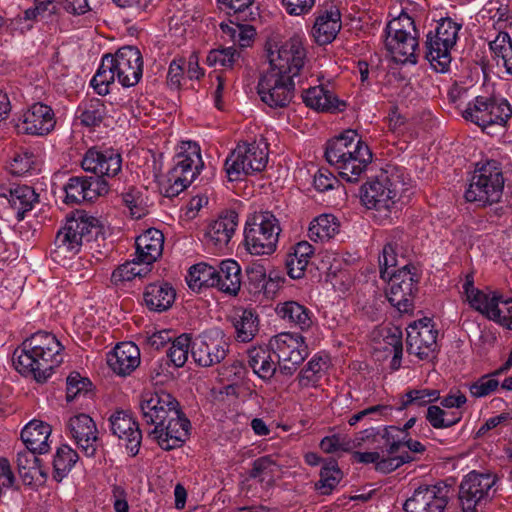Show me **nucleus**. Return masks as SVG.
<instances>
[{"instance_id":"nucleus-1","label":"nucleus","mask_w":512,"mask_h":512,"mask_svg":"<svg viewBox=\"0 0 512 512\" xmlns=\"http://www.w3.org/2000/svg\"><path fill=\"white\" fill-rule=\"evenodd\" d=\"M62 350L63 346L55 335L38 331L14 351L13 363L22 375L32 376L38 383H44L62 363Z\"/></svg>"},{"instance_id":"nucleus-2","label":"nucleus","mask_w":512,"mask_h":512,"mask_svg":"<svg viewBox=\"0 0 512 512\" xmlns=\"http://www.w3.org/2000/svg\"><path fill=\"white\" fill-rule=\"evenodd\" d=\"M143 73V57L134 46H123L112 54H105L91 80V86L99 95L109 93V86L115 78L123 87H133L139 83Z\"/></svg>"},{"instance_id":"nucleus-3","label":"nucleus","mask_w":512,"mask_h":512,"mask_svg":"<svg viewBox=\"0 0 512 512\" xmlns=\"http://www.w3.org/2000/svg\"><path fill=\"white\" fill-rule=\"evenodd\" d=\"M104 240V227L99 219L84 212H77L57 233L52 255L55 258L71 257L80 251L81 246L93 249L94 243L99 247Z\"/></svg>"},{"instance_id":"nucleus-4","label":"nucleus","mask_w":512,"mask_h":512,"mask_svg":"<svg viewBox=\"0 0 512 512\" xmlns=\"http://www.w3.org/2000/svg\"><path fill=\"white\" fill-rule=\"evenodd\" d=\"M403 185L396 172L386 170L374 181L367 182L361 187V202L368 209H373V217L382 223L397 213L396 199Z\"/></svg>"},{"instance_id":"nucleus-5","label":"nucleus","mask_w":512,"mask_h":512,"mask_svg":"<svg viewBox=\"0 0 512 512\" xmlns=\"http://www.w3.org/2000/svg\"><path fill=\"white\" fill-rule=\"evenodd\" d=\"M504 184L505 178L498 161L478 163L465 192V199L478 202L481 206L497 203L502 197Z\"/></svg>"},{"instance_id":"nucleus-6","label":"nucleus","mask_w":512,"mask_h":512,"mask_svg":"<svg viewBox=\"0 0 512 512\" xmlns=\"http://www.w3.org/2000/svg\"><path fill=\"white\" fill-rule=\"evenodd\" d=\"M386 33L385 47L392 59L397 63L415 64L418 41L414 20L407 13H401L387 24Z\"/></svg>"},{"instance_id":"nucleus-7","label":"nucleus","mask_w":512,"mask_h":512,"mask_svg":"<svg viewBox=\"0 0 512 512\" xmlns=\"http://www.w3.org/2000/svg\"><path fill=\"white\" fill-rule=\"evenodd\" d=\"M280 227L271 212H257L248 218L244 242L252 255H269L276 250Z\"/></svg>"},{"instance_id":"nucleus-8","label":"nucleus","mask_w":512,"mask_h":512,"mask_svg":"<svg viewBox=\"0 0 512 512\" xmlns=\"http://www.w3.org/2000/svg\"><path fill=\"white\" fill-rule=\"evenodd\" d=\"M270 69L295 80L301 76L307 60V51L300 35H293L282 43L268 44Z\"/></svg>"},{"instance_id":"nucleus-9","label":"nucleus","mask_w":512,"mask_h":512,"mask_svg":"<svg viewBox=\"0 0 512 512\" xmlns=\"http://www.w3.org/2000/svg\"><path fill=\"white\" fill-rule=\"evenodd\" d=\"M174 166L167 175L170 186L166 190V196H177L187 188L199 174L204 163L200 154V147L196 143H188V150L178 153L174 158Z\"/></svg>"},{"instance_id":"nucleus-10","label":"nucleus","mask_w":512,"mask_h":512,"mask_svg":"<svg viewBox=\"0 0 512 512\" xmlns=\"http://www.w3.org/2000/svg\"><path fill=\"white\" fill-rule=\"evenodd\" d=\"M267 148L256 142L238 144L225 161V170L230 181L262 171L268 162Z\"/></svg>"},{"instance_id":"nucleus-11","label":"nucleus","mask_w":512,"mask_h":512,"mask_svg":"<svg viewBox=\"0 0 512 512\" xmlns=\"http://www.w3.org/2000/svg\"><path fill=\"white\" fill-rule=\"evenodd\" d=\"M269 345L277 358L280 372L286 376H291L308 356V346L297 333H280L270 339Z\"/></svg>"},{"instance_id":"nucleus-12","label":"nucleus","mask_w":512,"mask_h":512,"mask_svg":"<svg viewBox=\"0 0 512 512\" xmlns=\"http://www.w3.org/2000/svg\"><path fill=\"white\" fill-rule=\"evenodd\" d=\"M497 477L490 473L472 471L459 486V502L463 512H477V508L488 503L494 495L492 491Z\"/></svg>"},{"instance_id":"nucleus-13","label":"nucleus","mask_w":512,"mask_h":512,"mask_svg":"<svg viewBox=\"0 0 512 512\" xmlns=\"http://www.w3.org/2000/svg\"><path fill=\"white\" fill-rule=\"evenodd\" d=\"M295 86V80L291 75H282L269 69L260 77L257 93L261 101L269 107L285 108L294 98Z\"/></svg>"},{"instance_id":"nucleus-14","label":"nucleus","mask_w":512,"mask_h":512,"mask_svg":"<svg viewBox=\"0 0 512 512\" xmlns=\"http://www.w3.org/2000/svg\"><path fill=\"white\" fill-rule=\"evenodd\" d=\"M407 352L420 360L433 361L438 352V331L432 319L424 317L410 323L407 328Z\"/></svg>"},{"instance_id":"nucleus-15","label":"nucleus","mask_w":512,"mask_h":512,"mask_svg":"<svg viewBox=\"0 0 512 512\" xmlns=\"http://www.w3.org/2000/svg\"><path fill=\"white\" fill-rule=\"evenodd\" d=\"M388 280L387 298L392 306L400 312H409L413 307V295L417 291L419 281L416 268L405 264L398 273H390Z\"/></svg>"},{"instance_id":"nucleus-16","label":"nucleus","mask_w":512,"mask_h":512,"mask_svg":"<svg viewBox=\"0 0 512 512\" xmlns=\"http://www.w3.org/2000/svg\"><path fill=\"white\" fill-rule=\"evenodd\" d=\"M451 488L443 482L416 488L403 508L406 512H445Z\"/></svg>"},{"instance_id":"nucleus-17","label":"nucleus","mask_w":512,"mask_h":512,"mask_svg":"<svg viewBox=\"0 0 512 512\" xmlns=\"http://www.w3.org/2000/svg\"><path fill=\"white\" fill-rule=\"evenodd\" d=\"M190 421L185 417L179 406L170 413L163 426L153 428L148 436L155 440L163 450L179 447L188 437Z\"/></svg>"},{"instance_id":"nucleus-18","label":"nucleus","mask_w":512,"mask_h":512,"mask_svg":"<svg viewBox=\"0 0 512 512\" xmlns=\"http://www.w3.org/2000/svg\"><path fill=\"white\" fill-rule=\"evenodd\" d=\"M229 344L221 332L203 333L197 336L191 346L194 361L202 367H211L225 359Z\"/></svg>"},{"instance_id":"nucleus-19","label":"nucleus","mask_w":512,"mask_h":512,"mask_svg":"<svg viewBox=\"0 0 512 512\" xmlns=\"http://www.w3.org/2000/svg\"><path fill=\"white\" fill-rule=\"evenodd\" d=\"M179 406L178 401L168 392L146 391L141 395L140 410L143 421L154 428L163 426L170 413Z\"/></svg>"},{"instance_id":"nucleus-20","label":"nucleus","mask_w":512,"mask_h":512,"mask_svg":"<svg viewBox=\"0 0 512 512\" xmlns=\"http://www.w3.org/2000/svg\"><path fill=\"white\" fill-rule=\"evenodd\" d=\"M82 168L95 174L96 178L115 177L122 168V157L113 148H89L82 161Z\"/></svg>"},{"instance_id":"nucleus-21","label":"nucleus","mask_w":512,"mask_h":512,"mask_svg":"<svg viewBox=\"0 0 512 512\" xmlns=\"http://www.w3.org/2000/svg\"><path fill=\"white\" fill-rule=\"evenodd\" d=\"M66 204L91 202L101 195L108 193L109 184L106 179L92 176H73L64 186Z\"/></svg>"},{"instance_id":"nucleus-22","label":"nucleus","mask_w":512,"mask_h":512,"mask_svg":"<svg viewBox=\"0 0 512 512\" xmlns=\"http://www.w3.org/2000/svg\"><path fill=\"white\" fill-rule=\"evenodd\" d=\"M54 112L43 103L33 104L16 124L18 133L29 135H46L54 129Z\"/></svg>"},{"instance_id":"nucleus-23","label":"nucleus","mask_w":512,"mask_h":512,"mask_svg":"<svg viewBox=\"0 0 512 512\" xmlns=\"http://www.w3.org/2000/svg\"><path fill=\"white\" fill-rule=\"evenodd\" d=\"M68 428L84 455L87 457L95 456L100 439L93 419L84 413L75 415L69 419Z\"/></svg>"},{"instance_id":"nucleus-24","label":"nucleus","mask_w":512,"mask_h":512,"mask_svg":"<svg viewBox=\"0 0 512 512\" xmlns=\"http://www.w3.org/2000/svg\"><path fill=\"white\" fill-rule=\"evenodd\" d=\"M109 422L112 433L125 442L126 449L131 456H136L142 440L139 424L128 412L123 410L114 412L110 416Z\"/></svg>"},{"instance_id":"nucleus-25","label":"nucleus","mask_w":512,"mask_h":512,"mask_svg":"<svg viewBox=\"0 0 512 512\" xmlns=\"http://www.w3.org/2000/svg\"><path fill=\"white\" fill-rule=\"evenodd\" d=\"M107 364L119 376L131 374L140 364V352L133 342H122L109 352Z\"/></svg>"},{"instance_id":"nucleus-26","label":"nucleus","mask_w":512,"mask_h":512,"mask_svg":"<svg viewBox=\"0 0 512 512\" xmlns=\"http://www.w3.org/2000/svg\"><path fill=\"white\" fill-rule=\"evenodd\" d=\"M364 144L365 142L358 137L355 130H346L338 137L327 142L325 158L330 165L336 167Z\"/></svg>"},{"instance_id":"nucleus-27","label":"nucleus","mask_w":512,"mask_h":512,"mask_svg":"<svg viewBox=\"0 0 512 512\" xmlns=\"http://www.w3.org/2000/svg\"><path fill=\"white\" fill-rule=\"evenodd\" d=\"M372 162V152L365 143L345 160L340 162L335 169L339 176L350 183H357L364 175L368 165Z\"/></svg>"},{"instance_id":"nucleus-28","label":"nucleus","mask_w":512,"mask_h":512,"mask_svg":"<svg viewBox=\"0 0 512 512\" xmlns=\"http://www.w3.org/2000/svg\"><path fill=\"white\" fill-rule=\"evenodd\" d=\"M415 423L416 418L412 417L404 424L402 429L396 426L385 427L382 432L376 431L374 428L365 429L362 432L363 436L361 439L364 441H369L370 437H374L375 441H379L377 439L379 437L380 440L383 441V446H379V448L382 450L385 448L388 454H395L403 445L404 437L402 435L408 429L412 428Z\"/></svg>"},{"instance_id":"nucleus-29","label":"nucleus","mask_w":512,"mask_h":512,"mask_svg":"<svg viewBox=\"0 0 512 512\" xmlns=\"http://www.w3.org/2000/svg\"><path fill=\"white\" fill-rule=\"evenodd\" d=\"M163 243L164 236L160 230L155 228L146 230L135 241L137 260L151 265L161 256Z\"/></svg>"},{"instance_id":"nucleus-30","label":"nucleus","mask_w":512,"mask_h":512,"mask_svg":"<svg viewBox=\"0 0 512 512\" xmlns=\"http://www.w3.org/2000/svg\"><path fill=\"white\" fill-rule=\"evenodd\" d=\"M303 102L306 106L322 112H340L346 107V103L331 91L322 86L311 87L302 93Z\"/></svg>"},{"instance_id":"nucleus-31","label":"nucleus","mask_w":512,"mask_h":512,"mask_svg":"<svg viewBox=\"0 0 512 512\" xmlns=\"http://www.w3.org/2000/svg\"><path fill=\"white\" fill-rule=\"evenodd\" d=\"M175 297L174 288L166 282L151 283L143 293L147 308L158 313L168 310L174 303Z\"/></svg>"},{"instance_id":"nucleus-32","label":"nucleus","mask_w":512,"mask_h":512,"mask_svg":"<svg viewBox=\"0 0 512 512\" xmlns=\"http://www.w3.org/2000/svg\"><path fill=\"white\" fill-rule=\"evenodd\" d=\"M216 288L229 294L237 295L242 284L240 265L233 259L221 261L216 266Z\"/></svg>"},{"instance_id":"nucleus-33","label":"nucleus","mask_w":512,"mask_h":512,"mask_svg":"<svg viewBox=\"0 0 512 512\" xmlns=\"http://www.w3.org/2000/svg\"><path fill=\"white\" fill-rule=\"evenodd\" d=\"M238 225V214L234 210L222 213L213 221L206 232V237L215 246H224L231 240Z\"/></svg>"},{"instance_id":"nucleus-34","label":"nucleus","mask_w":512,"mask_h":512,"mask_svg":"<svg viewBox=\"0 0 512 512\" xmlns=\"http://www.w3.org/2000/svg\"><path fill=\"white\" fill-rule=\"evenodd\" d=\"M51 426L39 420L29 422L21 432V439L28 450L44 454L49 451L48 439Z\"/></svg>"},{"instance_id":"nucleus-35","label":"nucleus","mask_w":512,"mask_h":512,"mask_svg":"<svg viewBox=\"0 0 512 512\" xmlns=\"http://www.w3.org/2000/svg\"><path fill=\"white\" fill-rule=\"evenodd\" d=\"M340 18L338 10L325 11L316 18L312 34L317 44L326 45L335 39L341 29Z\"/></svg>"},{"instance_id":"nucleus-36","label":"nucleus","mask_w":512,"mask_h":512,"mask_svg":"<svg viewBox=\"0 0 512 512\" xmlns=\"http://www.w3.org/2000/svg\"><path fill=\"white\" fill-rule=\"evenodd\" d=\"M273 356L275 355L270 345L268 347H253L248 350V364L258 377L269 380L277 370Z\"/></svg>"},{"instance_id":"nucleus-37","label":"nucleus","mask_w":512,"mask_h":512,"mask_svg":"<svg viewBox=\"0 0 512 512\" xmlns=\"http://www.w3.org/2000/svg\"><path fill=\"white\" fill-rule=\"evenodd\" d=\"M277 315L289 322L291 325L298 327L300 330H308L312 326V313L304 305L295 301H287L277 305L275 309Z\"/></svg>"},{"instance_id":"nucleus-38","label":"nucleus","mask_w":512,"mask_h":512,"mask_svg":"<svg viewBox=\"0 0 512 512\" xmlns=\"http://www.w3.org/2000/svg\"><path fill=\"white\" fill-rule=\"evenodd\" d=\"M426 59L432 67L438 72L448 70L451 63V49L453 45L442 44L441 40L436 38V34L429 32L426 39Z\"/></svg>"},{"instance_id":"nucleus-39","label":"nucleus","mask_w":512,"mask_h":512,"mask_svg":"<svg viewBox=\"0 0 512 512\" xmlns=\"http://www.w3.org/2000/svg\"><path fill=\"white\" fill-rule=\"evenodd\" d=\"M313 253L314 248L307 241L299 242L293 247V252L289 253L285 260L287 273L292 279H300L304 276Z\"/></svg>"},{"instance_id":"nucleus-40","label":"nucleus","mask_w":512,"mask_h":512,"mask_svg":"<svg viewBox=\"0 0 512 512\" xmlns=\"http://www.w3.org/2000/svg\"><path fill=\"white\" fill-rule=\"evenodd\" d=\"M340 223L332 214H322L314 218L308 229V236L314 242L332 239L338 232Z\"/></svg>"},{"instance_id":"nucleus-41","label":"nucleus","mask_w":512,"mask_h":512,"mask_svg":"<svg viewBox=\"0 0 512 512\" xmlns=\"http://www.w3.org/2000/svg\"><path fill=\"white\" fill-rule=\"evenodd\" d=\"M39 202V195L35 190L27 185L17 186L10 192L9 203L16 211V218L22 221L27 212L31 211L36 203Z\"/></svg>"},{"instance_id":"nucleus-42","label":"nucleus","mask_w":512,"mask_h":512,"mask_svg":"<svg viewBox=\"0 0 512 512\" xmlns=\"http://www.w3.org/2000/svg\"><path fill=\"white\" fill-rule=\"evenodd\" d=\"M236 340L247 343L254 339L259 331V318L252 309H244L233 318Z\"/></svg>"},{"instance_id":"nucleus-43","label":"nucleus","mask_w":512,"mask_h":512,"mask_svg":"<svg viewBox=\"0 0 512 512\" xmlns=\"http://www.w3.org/2000/svg\"><path fill=\"white\" fill-rule=\"evenodd\" d=\"M319 476L320 479L315 483V489L322 495H329L339 484L343 473L335 459H328L322 466Z\"/></svg>"},{"instance_id":"nucleus-44","label":"nucleus","mask_w":512,"mask_h":512,"mask_svg":"<svg viewBox=\"0 0 512 512\" xmlns=\"http://www.w3.org/2000/svg\"><path fill=\"white\" fill-rule=\"evenodd\" d=\"M79 456L68 445L60 446L53 459V478L60 482L78 461Z\"/></svg>"},{"instance_id":"nucleus-45","label":"nucleus","mask_w":512,"mask_h":512,"mask_svg":"<svg viewBox=\"0 0 512 512\" xmlns=\"http://www.w3.org/2000/svg\"><path fill=\"white\" fill-rule=\"evenodd\" d=\"M216 267L207 263H198L189 270V287L200 290L202 287H216Z\"/></svg>"},{"instance_id":"nucleus-46","label":"nucleus","mask_w":512,"mask_h":512,"mask_svg":"<svg viewBox=\"0 0 512 512\" xmlns=\"http://www.w3.org/2000/svg\"><path fill=\"white\" fill-rule=\"evenodd\" d=\"M489 47L497 58V65L501 60L506 73L512 76V41L510 35L507 32H499L496 38L489 43Z\"/></svg>"},{"instance_id":"nucleus-47","label":"nucleus","mask_w":512,"mask_h":512,"mask_svg":"<svg viewBox=\"0 0 512 512\" xmlns=\"http://www.w3.org/2000/svg\"><path fill=\"white\" fill-rule=\"evenodd\" d=\"M466 299L473 309L491 320L492 310L496 308L497 302L501 300V295L496 291L486 293L477 289L473 293L468 294Z\"/></svg>"},{"instance_id":"nucleus-48","label":"nucleus","mask_w":512,"mask_h":512,"mask_svg":"<svg viewBox=\"0 0 512 512\" xmlns=\"http://www.w3.org/2000/svg\"><path fill=\"white\" fill-rule=\"evenodd\" d=\"M440 399V391L437 389H411L400 398L399 410L409 406L423 407Z\"/></svg>"},{"instance_id":"nucleus-49","label":"nucleus","mask_w":512,"mask_h":512,"mask_svg":"<svg viewBox=\"0 0 512 512\" xmlns=\"http://www.w3.org/2000/svg\"><path fill=\"white\" fill-rule=\"evenodd\" d=\"M493 98L478 96L474 100L473 107L470 105L463 112V117L470 120L483 130L488 128V120L490 116V107L492 106Z\"/></svg>"},{"instance_id":"nucleus-50","label":"nucleus","mask_w":512,"mask_h":512,"mask_svg":"<svg viewBox=\"0 0 512 512\" xmlns=\"http://www.w3.org/2000/svg\"><path fill=\"white\" fill-rule=\"evenodd\" d=\"M379 441H375L374 437H370L373 443H377V449L381 451L377 465L375 466L376 471L387 474L390 473L405 463H409L414 460V458L409 454V452H404L400 455L388 454L386 449L384 448L382 451L379 446H383V441L380 438H377Z\"/></svg>"},{"instance_id":"nucleus-51","label":"nucleus","mask_w":512,"mask_h":512,"mask_svg":"<svg viewBox=\"0 0 512 512\" xmlns=\"http://www.w3.org/2000/svg\"><path fill=\"white\" fill-rule=\"evenodd\" d=\"M192 342L190 336L184 333L171 343L167 351V357L175 367L180 368L185 365L189 352H191Z\"/></svg>"},{"instance_id":"nucleus-52","label":"nucleus","mask_w":512,"mask_h":512,"mask_svg":"<svg viewBox=\"0 0 512 512\" xmlns=\"http://www.w3.org/2000/svg\"><path fill=\"white\" fill-rule=\"evenodd\" d=\"M149 266L137 260V255L135 254V258L132 261L120 265L113 271L112 280L118 283L131 281L137 276L144 277L150 271Z\"/></svg>"},{"instance_id":"nucleus-53","label":"nucleus","mask_w":512,"mask_h":512,"mask_svg":"<svg viewBox=\"0 0 512 512\" xmlns=\"http://www.w3.org/2000/svg\"><path fill=\"white\" fill-rule=\"evenodd\" d=\"M240 57L234 47L212 49L206 58L209 66L215 68H232Z\"/></svg>"},{"instance_id":"nucleus-54","label":"nucleus","mask_w":512,"mask_h":512,"mask_svg":"<svg viewBox=\"0 0 512 512\" xmlns=\"http://www.w3.org/2000/svg\"><path fill=\"white\" fill-rule=\"evenodd\" d=\"M325 366L326 362L321 357L312 358L299 373V384L302 387L316 386Z\"/></svg>"},{"instance_id":"nucleus-55","label":"nucleus","mask_w":512,"mask_h":512,"mask_svg":"<svg viewBox=\"0 0 512 512\" xmlns=\"http://www.w3.org/2000/svg\"><path fill=\"white\" fill-rule=\"evenodd\" d=\"M462 25L447 17L442 18L435 29L436 38L445 45H455Z\"/></svg>"},{"instance_id":"nucleus-56","label":"nucleus","mask_w":512,"mask_h":512,"mask_svg":"<svg viewBox=\"0 0 512 512\" xmlns=\"http://www.w3.org/2000/svg\"><path fill=\"white\" fill-rule=\"evenodd\" d=\"M396 265V244L389 242L383 247L382 253L379 256L380 277L386 280L390 273H398V269H395Z\"/></svg>"},{"instance_id":"nucleus-57","label":"nucleus","mask_w":512,"mask_h":512,"mask_svg":"<svg viewBox=\"0 0 512 512\" xmlns=\"http://www.w3.org/2000/svg\"><path fill=\"white\" fill-rule=\"evenodd\" d=\"M512 115V108L506 99L493 98L490 107L488 127L492 125L504 126Z\"/></svg>"},{"instance_id":"nucleus-58","label":"nucleus","mask_w":512,"mask_h":512,"mask_svg":"<svg viewBox=\"0 0 512 512\" xmlns=\"http://www.w3.org/2000/svg\"><path fill=\"white\" fill-rule=\"evenodd\" d=\"M247 281L252 293H260L266 289V270L262 264L253 263L246 268Z\"/></svg>"},{"instance_id":"nucleus-59","label":"nucleus","mask_w":512,"mask_h":512,"mask_svg":"<svg viewBox=\"0 0 512 512\" xmlns=\"http://www.w3.org/2000/svg\"><path fill=\"white\" fill-rule=\"evenodd\" d=\"M497 375L486 374L477 381L469 385V391L475 398L485 397L495 392L499 387V381L495 379Z\"/></svg>"},{"instance_id":"nucleus-60","label":"nucleus","mask_w":512,"mask_h":512,"mask_svg":"<svg viewBox=\"0 0 512 512\" xmlns=\"http://www.w3.org/2000/svg\"><path fill=\"white\" fill-rule=\"evenodd\" d=\"M104 115V105L99 100H94L81 111L79 119L84 126L91 127L99 125L104 119Z\"/></svg>"},{"instance_id":"nucleus-61","label":"nucleus","mask_w":512,"mask_h":512,"mask_svg":"<svg viewBox=\"0 0 512 512\" xmlns=\"http://www.w3.org/2000/svg\"><path fill=\"white\" fill-rule=\"evenodd\" d=\"M66 385V400L67 402H71L80 393H87L92 386V383L88 378L81 377L78 372H72L67 377Z\"/></svg>"},{"instance_id":"nucleus-62","label":"nucleus","mask_w":512,"mask_h":512,"mask_svg":"<svg viewBox=\"0 0 512 512\" xmlns=\"http://www.w3.org/2000/svg\"><path fill=\"white\" fill-rule=\"evenodd\" d=\"M119 8L126 9L136 19H144L153 9V0H112Z\"/></svg>"},{"instance_id":"nucleus-63","label":"nucleus","mask_w":512,"mask_h":512,"mask_svg":"<svg viewBox=\"0 0 512 512\" xmlns=\"http://www.w3.org/2000/svg\"><path fill=\"white\" fill-rule=\"evenodd\" d=\"M491 320L512 330V299H504L501 296L496 308L492 310Z\"/></svg>"},{"instance_id":"nucleus-64","label":"nucleus","mask_w":512,"mask_h":512,"mask_svg":"<svg viewBox=\"0 0 512 512\" xmlns=\"http://www.w3.org/2000/svg\"><path fill=\"white\" fill-rule=\"evenodd\" d=\"M448 412L436 405H430L426 412V419L435 429L449 428L455 425V420L444 419Z\"/></svg>"}]
</instances>
